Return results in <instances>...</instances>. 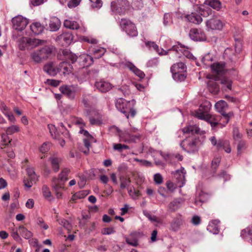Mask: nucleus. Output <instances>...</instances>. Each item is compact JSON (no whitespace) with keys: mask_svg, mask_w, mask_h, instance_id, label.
<instances>
[{"mask_svg":"<svg viewBox=\"0 0 252 252\" xmlns=\"http://www.w3.org/2000/svg\"><path fill=\"white\" fill-rule=\"evenodd\" d=\"M36 223L39 226L43 228L45 230H46L48 228V225L44 223V220L42 218H38L36 220Z\"/></svg>","mask_w":252,"mask_h":252,"instance_id":"obj_61","label":"nucleus"},{"mask_svg":"<svg viewBox=\"0 0 252 252\" xmlns=\"http://www.w3.org/2000/svg\"><path fill=\"white\" fill-rule=\"evenodd\" d=\"M241 236L245 241L250 242L252 239V226L243 229L241 231Z\"/></svg>","mask_w":252,"mask_h":252,"instance_id":"obj_32","label":"nucleus"},{"mask_svg":"<svg viewBox=\"0 0 252 252\" xmlns=\"http://www.w3.org/2000/svg\"><path fill=\"white\" fill-rule=\"evenodd\" d=\"M209 140L211 144L218 150L223 149L227 153L231 152V149L229 141L220 138L217 140L215 136L211 137Z\"/></svg>","mask_w":252,"mask_h":252,"instance_id":"obj_8","label":"nucleus"},{"mask_svg":"<svg viewBox=\"0 0 252 252\" xmlns=\"http://www.w3.org/2000/svg\"><path fill=\"white\" fill-rule=\"evenodd\" d=\"M246 148V142L243 140H240L237 145V151L238 153H241L242 151Z\"/></svg>","mask_w":252,"mask_h":252,"instance_id":"obj_63","label":"nucleus"},{"mask_svg":"<svg viewBox=\"0 0 252 252\" xmlns=\"http://www.w3.org/2000/svg\"><path fill=\"white\" fill-rule=\"evenodd\" d=\"M42 192L43 195L45 197L49 198L51 197V192L49 188L47 186L44 185L43 186Z\"/></svg>","mask_w":252,"mask_h":252,"instance_id":"obj_59","label":"nucleus"},{"mask_svg":"<svg viewBox=\"0 0 252 252\" xmlns=\"http://www.w3.org/2000/svg\"><path fill=\"white\" fill-rule=\"evenodd\" d=\"M70 172L68 168L63 169L59 175V178H54L52 180L53 188L54 189H63L64 183L67 181V176Z\"/></svg>","mask_w":252,"mask_h":252,"instance_id":"obj_9","label":"nucleus"},{"mask_svg":"<svg viewBox=\"0 0 252 252\" xmlns=\"http://www.w3.org/2000/svg\"><path fill=\"white\" fill-rule=\"evenodd\" d=\"M12 23L14 29L22 31L26 27L28 24V21L24 17L18 15L12 19Z\"/></svg>","mask_w":252,"mask_h":252,"instance_id":"obj_12","label":"nucleus"},{"mask_svg":"<svg viewBox=\"0 0 252 252\" xmlns=\"http://www.w3.org/2000/svg\"><path fill=\"white\" fill-rule=\"evenodd\" d=\"M94 139H90V138H84L83 140V142L84 143V145L85 147L87 149V150L84 151L83 152L85 154H88L89 151V148L91 146V142H93Z\"/></svg>","mask_w":252,"mask_h":252,"instance_id":"obj_55","label":"nucleus"},{"mask_svg":"<svg viewBox=\"0 0 252 252\" xmlns=\"http://www.w3.org/2000/svg\"><path fill=\"white\" fill-rule=\"evenodd\" d=\"M220 83L225 91L231 90L232 88V81L228 78H224L221 80Z\"/></svg>","mask_w":252,"mask_h":252,"instance_id":"obj_44","label":"nucleus"},{"mask_svg":"<svg viewBox=\"0 0 252 252\" xmlns=\"http://www.w3.org/2000/svg\"><path fill=\"white\" fill-rule=\"evenodd\" d=\"M127 66L129 69L134 73V74L140 78H143L145 77L144 73L137 68L134 64L131 63H126Z\"/></svg>","mask_w":252,"mask_h":252,"instance_id":"obj_40","label":"nucleus"},{"mask_svg":"<svg viewBox=\"0 0 252 252\" xmlns=\"http://www.w3.org/2000/svg\"><path fill=\"white\" fill-rule=\"evenodd\" d=\"M145 45L150 49H152L156 51L160 55H164L167 54V51L164 50L163 49H160L158 45L154 42L147 41L145 42Z\"/></svg>","mask_w":252,"mask_h":252,"instance_id":"obj_30","label":"nucleus"},{"mask_svg":"<svg viewBox=\"0 0 252 252\" xmlns=\"http://www.w3.org/2000/svg\"><path fill=\"white\" fill-rule=\"evenodd\" d=\"M120 26L122 30L125 31L128 36L134 37L138 35V32L135 24L130 20L126 19H121Z\"/></svg>","mask_w":252,"mask_h":252,"instance_id":"obj_7","label":"nucleus"},{"mask_svg":"<svg viewBox=\"0 0 252 252\" xmlns=\"http://www.w3.org/2000/svg\"><path fill=\"white\" fill-rule=\"evenodd\" d=\"M110 7L113 14L122 15L128 10L130 4L127 0H116L111 2Z\"/></svg>","mask_w":252,"mask_h":252,"instance_id":"obj_4","label":"nucleus"},{"mask_svg":"<svg viewBox=\"0 0 252 252\" xmlns=\"http://www.w3.org/2000/svg\"><path fill=\"white\" fill-rule=\"evenodd\" d=\"M200 128L196 125H189L182 129L184 133H198L199 132Z\"/></svg>","mask_w":252,"mask_h":252,"instance_id":"obj_41","label":"nucleus"},{"mask_svg":"<svg viewBox=\"0 0 252 252\" xmlns=\"http://www.w3.org/2000/svg\"><path fill=\"white\" fill-rule=\"evenodd\" d=\"M78 90V87L77 85H63L60 87L61 93L70 99L74 98Z\"/></svg>","mask_w":252,"mask_h":252,"instance_id":"obj_14","label":"nucleus"},{"mask_svg":"<svg viewBox=\"0 0 252 252\" xmlns=\"http://www.w3.org/2000/svg\"><path fill=\"white\" fill-rule=\"evenodd\" d=\"M57 221H58L59 223L63 225L64 228L69 229L70 228V224L69 223V222L64 219H59L57 220Z\"/></svg>","mask_w":252,"mask_h":252,"instance_id":"obj_60","label":"nucleus"},{"mask_svg":"<svg viewBox=\"0 0 252 252\" xmlns=\"http://www.w3.org/2000/svg\"><path fill=\"white\" fill-rule=\"evenodd\" d=\"M11 236L14 240L18 241L21 240L20 235L18 234V228H13L11 230Z\"/></svg>","mask_w":252,"mask_h":252,"instance_id":"obj_56","label":"nucleus"},{"mask_svg":"<svg viewBox=\"0 0 252 252\" xmlns=\"http://www.w3.org/2000/svg\"><path fill=\"white\" fill-rule=\"evenodd\" d=\"M61 26L60 20L57 17H51L49 23V28L51 32H56L59 30Z\"/></svg>","mask_w":252,"mask_h":252,"instance_id":"obj_22","label":"nucleus"},{"mask_svg":"<svg viewBox=\"0 0 252 252\" xmlns=\"http://www.w3.org/2000/svg\"><path fill=\"white\" fill-rule=\"evenodd\" d=\"M219 79L218 76H214L213 78L208 81L207 83L208 87L211 93L217 94L219 92V86L216 82V81Z\"/></svg>","mask_w":252,"mask_h":252,"instance_id":"obj_21","label":"nucleus"},{"mask_svg":"<svg viewBox=\"0 0 252 252\" xmlns=\"http://www.w3.org/2000/svg\"><path fill=\"white\" fill-rule=\"evenodd\" d=\"M63 26L67 29L77 30L80 34L84 33L86 32V29L84 27H81L76 21L71 19L65 20Z\"/></svg>","mask_w":252,"mask_h":252,"instance_id":"obj_15","label":"nucleus"},{"mask_svg":"<svg viewBox=\"0 0 252 252\" xmlns=\"http://www.w3.org/2000/svg\"><path fill=\"white\" fill-rule=\"evenodd\" d=\"M91 2V6L93 8H99L102 6L101 0H89Z\"/></svg>","mask_w":252,"mask_h":252,"instance_id":"obj_54","label":"nucleus"},{"mask_svg":"<svg viewBox=\"0 0 252 252\" xmlns=\"http://www.w3.org/2000/svg\"><path fill=\"white\" fill-rule=\"evenodd\" d=\"M211 68L214 76L222 75L226 71L225 63L223 62H218L211 65Z\"/></svg>","mask_w":252,"mask_h":252,"instance_id":"obj_16","label":"nucleus"},{"mask_svg":"<svg viewBox=\"0 0 252 252\" xmlns=\"http://www.w3.org/2000/svg\"><path fill=\"white\" fill-rule=\"evenodd\" d=\"M80 60H82V65L84 67L90 66L94 62L93 57L89 55L84 54L81 55Z\"/></svg>","mask_w":252,"mask_h":252,"instance_id":"obj_37","label":"nucleus"},{"mask_svg":"<svg viewBox=\"0 0 252 252\" xmlns=\"http://www.w3.org/2000/svg\"><path fill=\"white\" fill-rule=\"evenodd\" d=\"M171 72H184L186 71V66L182 62L174 64L170 68Z\"/></svg>","mask_w":252,"mask_h":252,"instance_id":"obj_42","label":"nucleus"},{"mask_svg":"<svg viewBox=\"0 0 252 252\" xmlns=\"http://www.w3.org/2000/svg\"><path fill=\"white\" fill-rule=\"evenodd\" d=\"M222 116L220 118V120H221L220 121V122H222L220 123V125H221L222 126H224L229 122V115L228 114H226L222 113Z\"/></svg>","mask_w":252,"mask_h":252,"instance_id":"obj_50","label":"nucleus"},{"mask_svg":"<svg viewBox=\"0 0 252 252\" xmlns=\"http://www.w3.org/2000/svg\"><path fill=\"white\" fill-rule=\"evenodd\" d=\"M45 43V40L27 37H21L17 41L19 49L22 51L30 50Z\"/></svg>","mask_w":252,"mask_h":252,"instance_id":"obj_3","label":"nucleus"},{"mask_svg":"<svg viewBox=\"0 0 252 252\" xmlns=\"http://www.w3.org/2000/svg\"><path fill=\"white\" fill-rule=\"evenodd\" d=\"M172 23L171 14L170 13H165L163 17V24L167 26Z\"/></svg>","mask_w":252,"mask_h":252,"instance_id":"obj_51","label":"nucleus"},{"mask_svg":"<svg viewBox=\"0 0 252 252\" xmlns=\"http://www.w3.org/2000/svg\"><path fill=\"white\" fill-rule=\"evenodd\" d=\"M214 12L209 8L206 7L203 9H200V14L203 17H208L209 15H211L213 14Z\"/></svg>","mask_w":252,"mask_h":252,"instance_id":"obj_52","label":"nucleus"},{"mask_svg":"<svg viewBox=\"0 0 252 252\" xmlns=\"http://www.w3.org/2000/svg\"><path fill=\"white\" fill-rule=\"evenodd\" d=\"M90 53L92 54L94 57L98 59L101 57L106 51V49L102 47L92 46L89 48Z\"/></svg>","mask_w":252,"mask_h":252,"instance_id":"obj_23","label":"nucleus"},{"mask_svg":"<svg viewBox=\"0 0 252 252\" xmlns=\"http://www.w3.org/2000/svg\"><path fill=\"white\" fill-rule=\"evenodd\" d=\"M224 24L217 17H214L206 21V26L208 30H221Z\"/></svg>","mask_w":252,"mask_h":252,"instance_id":"obj_13","label":"nucleus"},{"mask_svg":"<svg viewBox=\"0 0 252 252\" xmlns=\"http://www.w3.org/2000/svg\"><path fill=\"white\" fill-rule=\"evenodd\" d=\"M154 181L156 184L160 185L163 183V178L159 173L155 174L154 176Z\"/></svg>","mask_w":252,"mask_h":252,"instance_id":"obj_57","label":"nucleus"},{"mask_svg":"<svg viewBox=\"0 0 252 252\" xmlns=\"http://www.w3.org/2000/svg\"><path fill=\"white\" fill-rule=\"evenodd\" d=\"M135 104L136 101L134 99L127 101L125 99L119 98L116 100L115 106L119 111L128 119L129 117H134L136 114V111L134 108Z\"/></svg>","mask_w":252,"mask_h":252,"instance_id":"obj_2","label":"nucleus"},{"mask_svg":"<svg viewBox=\"0 0 252 252\" xmlns=\"http://www.w3.org/2000/svg\"><path fill=\"white\" fill-rule=\"evenodd\" d=\"M48 128L52 138L54 139H58L59 135L58 133H57V129L55 126L52 124L48 125Z\"/></svg>","mask_w":252,"mask_h":252,"instance_id":"obj_48","label":"nucleus"},{"mask_svg":"<svg viewBox=\"0 0 252 252\" xmlns=\"http://www.w3.org/2000/svg\"><path fill=\"white\" fill-rule=\"evenodd\" d=\"M173 79L176 81H184L186 76L184 74V72H171Z\"/></svg>","mask_w":252,"mask_h":252,"instance_id":"obj_45","label":"nucleus"},{"mask_svg":"<svg viewBox=\"0 0 252 252\" xmlns=\"http://www.w3.org/2000/svg\"><path fill=\"white\" fill-rule=\"evenodd\" d=\"M138 129L135 127H132L130 129H127L124 132L120 134V138L127 142H135L138 140L140 134L137 133Z\"/></svg>","mask_w":252,"mask_h":252,"instance_id":"obj_10","label":"nucleus"},{"mask_svg":"<svg viewBox=\"0 0 252 252\" xmlns=\"http://www.w3.org/2000/svg\"><path fill=\"white\" fill-rule=\"evenodd\" d=\"M30 28L32 32L36 35H38L41 33L44 30V27L40 23L38 22H35L32 23Z\"/></svg>","mask_w":252,"mask_h":252,"instance_id":"obj_33","label":"nucleus"},{"mask_svg":"<svg viewBox=\"0 0 252 252\" xmlns=\"http://www.w3.org/2000/svg\"><path fill=\"white\" fill-rule=\"evenodd\" d=\"M165 160L171 164H175L176 161H182L183 160V156L178 154H173L167 155L164 157Z\"/></svg>","mask_w":252,"mask_h":252,"instance_id":"obj_31","label":"nucleus"},{"mask_svg":"<svg viewBox=\"0 0 252 252\" xmlns=\"http://www.w3.org/2000/svg\"><path fill=\"white\" fill-rule=\"evenodd\" d=\"M190 38L194 41H204L206 39L204 31L201 29H191L189 33Z\"/></svg>","mask_w":252,"mask_h":252,"instance_id":"obj_17","label":"nucleus"},{"mask_svg":"<svg viewBox=\"0 0 252 252\" xmlns=\"http://www.w3.org/2000/svg\"><path fill=\"white\" fill-rule=\"evenodd\" d=\"M126 243L132 247H136L138 245V239L136 233H131L126 238Z\"/></svg>","mask_w":252,"mask_h":252,"instance_id":"obj_27","label":"nucleus"},{"mask_svg":"<svg viewBox=\"0 0 252 252\" xmlns=\"http://www.w3.org/2000/svg\"><path fill=\"white\" fill-rule=\"evenodd\" d=\"M188 49V48H186L184 46L180 45V47H173L172 50L173 51H176V52L178 53H182L184 56L188 59H192L193 58V55Z\"/></svg>","mask_w":252,"mask_h":252,"instance_id":"obj_34","label":"nucleus"},{"mask_svg":"<svg viewBox=\"0 0 252 252\" xmlns=\"http://www.w3.org/2000/svg\"><path fill=\"white\" fill-rule=\"evenodd\" d=\"M0 109L4 115L8 114V113L10 112L9 109L4 102L0 103Z\"/></svg>","mask_w":252,"mask_h":252,"instance_id":"obj_64","label":"nucleus"},{"mask_svg":"<svg viewBox=\"0 0 252 252\" xmlns=\"http://www.w3.org/2000/svg\"><path fill=\"white\" fill-rule=\"evenodd\" d=\"M186 18L189 22L195 24H199L202 21V19L200 15L196 13H191L186 16Z\"/></svg>","mask_w":252,"mask_h":252,"instance_id":"obj_28","label":"nucleus"},{"mask_svg":"<svg viewBox=\"0 0 252 252\" xmlns=\"http://www.w3.org/2000/svg\"><path fill=\"white\" fill-rule=\"evenodd\" d=\"M174 178L178 181V187L181 188L185 184L186 171L184 168L182 167L180 170H177L172 172Z\"/></svg>","mask_w":252,"mask_h":252,"instance_id":"obj_18","label":"nucleus"},{"mask_svg":"<svg viewBox=\"0 0 252 252\" xmlns=\"http://www.w3.org/2000/svg\"><path fill=\"white\" fill-rule=\"evenodd\" d=\"M18 231L20 235L25 239H29L32 236V232L23 225H21L18 227Z\"/></svg>","mask_w":252,"mask_h":252,"instance_id":"obj_39","label":"nucleus"},{"mask_svg":"<svg viewBox=\"0 0 252 252\" xmlns=\"http://www.w3.org/2000/svg\"><path fill=\"white\" fill-rule=\"evenodd\" d=\"M220 222L219 220H212L209 223L207 228V230L214 234L219 233V224Z\"/></svg>","mask_w":252,"mask_h":252,"instance_id":"obj_29","label":"nucleus"},{"mask_svg":"<svg viewBox=\"0 0 252 252\" xmlns=\"http://www.w3.org/2000/svg\"><path fill=\"white\" fill-rule=\"evenodd\" d=\"M96 99L89 94L83 95L82 102L85 107H90L96 103Z\"/></svg>","mask_w":252,"mask_h":252,"instance_id":"obj_24","label":"nucleus"},{"mask_svg":"<svg viewBox=\"0 0 252 252\" xmlns=\"http://www.w3.org/2000/svg\"><path fill=\"white\" fill-rule=\"evenodd\" d=\"M215 108L219 112H221L227 107V103L224 100H220L215 104Z\"/></svg>","mask_w":252,"mask_h":252,"instance_id":"obj_47","label":"nucleus"},{"mask_svg":"<svg viewBox=\"0 0 252 252\" xmlns=\"http://www.w3.org/2000/svg\"><path fill=\"white\" fill-rule=\"evenodd\" d=\"M204 4L217 11H220L222 7V3L220 0H206Z\"/></svg>","mask_w":252,"mask_h":252,"instance_id":"obj_25","label":"nucleus"},{"mask_svg":"<svg viewBox=\"0 0 252 252\" xmlns=\"http://www.w3.org/2000/svg\"><path fill=\"white\" fill-rule=\"evenodd\" d=\"M20 130L19 127L17 125H12L9 126L6 129L7 134L12 135V134L18 132Z\"/></svg>","mask_w":252,"mask_h":252,"instance_id":"obj_49","label":"nucleus"},{"mask_svg":"<svg viewBox=\"0 0 252 252\" xmlns=\"http://www.w3.org/2000/svg\"><path fill=\"white\" fill-rule=\"evenodd\" d=\"M50 161L53 170L55 172H57L60 169V164L62 161V158L57 157H51L50 158Z\"/></svg>","mask_w":252,"mask_h":252,"instance_id":"obj_36","label":"nucleus"},{"mask_svg":"<svg viewBox=\"0 0 252 252\" xmlns=\"http://www.w3.org/2000/svg\"><path fill=\"white\" fill-rule=\"evenodd\" d=\"M51 53L52 49L49 46H45L39 50L32 52L30 56L34 63H38L46 60Z\"/></svg>","mask_w":252,"mask_h":252,"instance_id":"obj_5","label":"nucleus"},{"mask_svg":"<svg viewBox=\"0 0 252 252\" xmlns=\"http://www.w3.org/2000/svg\"><path fill=\"white\" fill-rule=\"evenodd\" d=\"M43 70L51 76H55L60 72L59 66L56 67L52 62H50L43 67Z\"/></svg>","mask_w":252,"mask_h":252,"instance_id":"obj_20","label":"nucleus"},{"mask_svg":"<svg viewBox=\"0 0 252 252\" xmlns=\"http://www.w3.org/2000/svg\"><path fill=\"white\" fill-rule=\"evenodd\" d=\"M211 107L209 103L201 104L197 110L192 112V115L199 119L204 120L209 123L212 128L220 125V116L208 114V112Z\"/></svg>","mask_w":252,"mask_h":252,"instance_id":"obj_1","label":"nucleus"},{"mask_svg":"<svg viewBox=\"0 0 252 252\" xmlns=\"http://www.w3.org/2000/svg\"><path fill=\"white\" fill-rule=\"evenodd\" d=\"M8 135L9 134H7L6 132L5 133H4L1 134L2 142H3V145L5 146L8 145L11 140V139H10L8 137Z\"/></svg>","mask_w":252,"mask_h":252,"instance_id":"obj_58","label":"nucleus"},{"mask_svg":"<svg viewBox=\"0 0 252 252\" xmlns=\"http://www.w3.org/2000/svg\"><path fill=\"white\" fill-rule=\"evenodd\" d=\"M26 172L28 177H25L23 180L24 185L26 188L30 189L38 180V176L36 174L33 167H28Z\"/></svg>","mask_w":252,"mask_h":252,"instance_id":"obj_11","label":"nucleus"},{"mask_svg":"<svg viewBox=\"0 0 252 252\" xmlns=\"http://www.w3.org/2000/svg\"><path fill=\"white\" fill-rule=\"evenodd\" d=\"M183 220L181 217L174 218L170 223V230L177 231L183 224Z\"/></svg>","mask_w":252,"mask_h":252,"instance_id":"obj_26","label":"nucleus"},{"mask_svg":"<svg viewBox=\"0 0 252 252\" xmlns=\"http://www.w3.org/2000/svg\"><path fill=\"white\" fill-rule=\"evenodd\" d=\"M120 187L121 189H124L128 187L130 183V180L126 178L124 176H121L120 177Z\"/></svg>","mask_w":252,"mask_h":252,"instance_id":"obj_46","label":"nucleus"},{"mask_svg":"<svg viewBox=\"0 0 252 252\" xmlns=\"http://www.w3.org/2000/svg\"><path fill=\"white\" fill-rule=\"evenodd\" d=\"M95 88L102 93H106L110 91L112 88L111 84L103 80L96 81L94 85Z\"/></svg>","mask_w":252,"mask_h":252,"instance_id":"obj_19","label":"nucleus"},{"mask_svg":"<svg viewBox=\"0 0 252 252\" xmlns=\"http://www.w3.org/2000/svg\"><path fill=\"white\" fill-rule=\"evenodd\" d=\"M50 143L49 142H45L40 148V151L41 152L43 153H45L49 151L50 147Z\"/></svg>","mask_w":252,"mask_h":252,"instance_id":"obj_62","label":"nucleus"},{"mask_svg":"<svg viewBox=\"0 0 252 252\" xmlns=\"http://www.w3.org/2000/svg\"><path fill=\"white\" fill-rule=\"evenodd\" d=\"M60 72H63L64 74H69L72 71V67L69 63L66 62H63L59 65Z\"/></svg>","mask_w":252,"mask_h":252,"instance_id":"obj_35","label":"nucleus"},{"mask_svg":"<svg viewBox=\"0 0 252 252\" xmlns=\"http://www.w3.org/2000/svg\"><path fill=\"white\" fill-rule=\"evenodd\" d=\"M113 149L115 151H118L120 152H122L125 149H128L129 147L128 146L121 144H115L113 145Z\"/></svg>","mask_w":252,"mask_h":252,"instance_id":"obj_53","label":"nucleus"},{"mask_svg":"<svg viewBox=\"0 0 252 252\" xmlns=\"http://www.w3.org/2000/svg\"><path fill=\"white\" fill-rule=\"evenodd\" d=\"M182 203V199H175L169 203L168 205L169 209L171 211L174 212L181 206Z\"/></svg>","mask_w":252,"mask_h":252,"instance_id":"obj_38","label":"nucleus"},{"mask_svg":"<svg viewBox=\"0 0 252 252\" xmlns=\"http://www.w3.org/2000/svg\"><path fill=\"white\" fill-rule=\"evenodd\" d=\"M61 38L63 40L66 45H68L73 40V35L70 32H64L61 35Z\"/></svg>","mask_w":252,"mask_h":252,"instance_id":"obj_43","label":"nucleus"},{"mask_svg":"<svg viewBox=\"0 0 252 252\" xmlns=\"http://www.w3.org/2000/svg\"><path fill=\"white\" fill-rule=\"evenodd\" d=\"M198 140L194 136H189L180 143L181 147L188 153H193L198 151Z\"/></svg>","mask_w":252,"mask_h":252,"instance_id":"obj_6","label":"nucleus"}]
</instances>
